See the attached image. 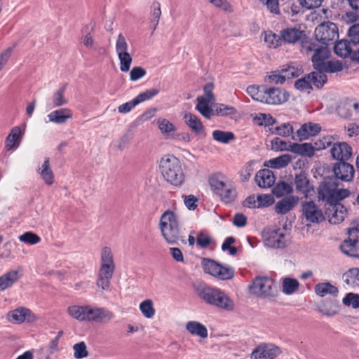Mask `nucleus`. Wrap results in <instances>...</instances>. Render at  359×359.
I'll return each instance as SVG.
<instances>
[{
  "label": "nucleus",
  "instance_id": "7ed1b4c3",
  "mask_svg": "<svg viewBox=\"0 0 359 359\" xmlns=\"http://www.w3.org/2000/svg\"><path fill=\"white\" fill-rule=\"evenodd\" d=\"M116 265L111 249L104 247L100 252V266L98 270L96 285L102 291L108 290L111 285Z\"/></svg>",
  "mask_w": 359,
  "mask_h": 359
},
{
  "label": "nucleus",
  "instance_id": "052dcab7",
  "mask_svg": "<svg viewBox=\"0 0 359 359\" xmlns=\"http://www.w3.org/2000/svg\"><path fill=\"white\" fill-rule=\"evenodd\" d=\"M215 111L219 116H231L236 113V109L234 107L224 104H217Z\"/></svg>",
  "mask_w": 359,
  "mask_h": 359
},
{
  "label": "nucleus",
  "instance_id": "c756f323",
  "mask_svg": "<svg viewBox=\"0 0 359 359\" xmlns=\"http://www.w3.org/2000/svg\"><path fill=\"white\" fill-rule=\"evenodd\" d=\"M67 87V84L64 83L53 93L50 98V104L53 108L60 107L68 102L65 95Z\"/></svg>",
  "mask_w": 359,
  "mask_h": 359
},
{
  "label": "nucleus",
  "instance_id": "b1692460",
  "mask_svg": "<svg viewBox=\"0 0 359 359\" xmlns=\"http://www.w3.org/2000/svg\"><path fill=\"white\" fill-rule=\"evenodd\" d=\"M320 126L318 123H307L303 124L297 131V139L300 141L307 140L311 136L317 135L320 131Z\"/></svg>",
  "mask_w": 359,
  "mask_h": 359
},
{
  "label": "nucleus",
  "instance_id": "a211bd4d",
  "mask_svg": "<svg viewBox=\"0 0 359 359\" xmlns=\"http://www.w3.org/2000/svg\"><path fill=\"white\" fill-rule=\"evenodd\" d=\"M294 183L297 191L304 195L305 198L312 196L314 193V187L304 172L295 175Z\"/></svg>",
  "mask_w": 359,
  "mask_h": 359
},
{
  "label": "nucleus",
  "instance_id": "9d476101",
  "mask_svg": "<svg viewBox=\"0 0 359 359\" xmlns=\"http://www.w3.org/2000/svg\"><path fill=\"white\" fill-rule=\"evenodd\" d=\"M116 52L120 61V70L123 72L129 71L133 59L128 52V45L125 36L120 33L116 41Z\"/></svg>",
  "mask_w": 359,
  "mask_h": 359
},
{
  "label": "nucleus",
  "instance_id": "6ab92c4d",
  "mask_svg": "<svg viewBox=\"0 0 359 359\" xmlns=\"http://www.w3.org/2000/svg\"><path fill=\"white\" fill-rule=\"evenodd\" d=\"M325 214L330 223L338 224L344 220L347 210L341 204L332 203L326 207Z\"/></svg>",
  "mask_w": 359,
  "mask_h": 359
},
{
  "label": "nucleus",
  "instance_id": "bb28decb",
  "mask_svg": "<svg viewBox=\"0 0 359 359\" xmlns=\"http://www.w3.org/2000/svg\"><path fill=\"white\" fill-rule=\"evenodd\" d=\"M22 136V130L20 127L13 128L5 141V149L7 151L12 150L19 146Z\"/></svg>",
  "mask_w": 359,
  "mask_h": 359
},
{
  "label": "nucleus",
  "instance_id": "39448f33",
  "mask_svg": "<svg viewBox=\"0 0 359 359\" xmlns=\"http://www.w3.org/2000/svg\"><path fill=\"white\" fill-rule=\"evenodd\" d=\"M249 290L252 294L264 299L274 298L279 294L276 282L265 276L256 277L249 286Z\"/></svg>",
  "mask_w": 359,
  "mask_h": 359
},
{
  "label": "nucleus",
  "instance_id": "5fc2aeb1",
  "mask_svg": "<svg viewBox=\"0 0 359 359\" xmlns=\"http://www.w3.org/2000/svg\"><path fill=\"white\" fill-rule=\"evenodd\" d=\"M157 123L161 133L163 135H169V133L176 130L175 126L166 118H158Z\"/></svg>",
  "mask_w": 359,
  "mask_h": 359
},
{
  "label": "nucleus",
  "instance_id": "2f4dec72",
  "mask_svg": "<svg viewBox=\"0 0 359 359\" xmlns=\"http://www.w3.org/2000/svg\"><path fill=\"white\" fill-rule=\"evenodd\" d=\"M20 278L19 273L16 270H11L0 276V291H4L11 287Z\"/></svg>",
  "mask_w": 359,
  "mask_h": 359
},
{
  "label": "nucleus",
  "instance_id": "e2e57ef3",
  "mask_svg": "<svg viewBox=\"0 0 359 359\" xmlns=\"http://www.w3.org/2000/svg\"><path fill=\"white\" fill-rule=\"evenodd\" d=\"M73 349L74 351V356L76 359H82L88 355L86 345L83 341L74 344Z\"/></svg>",
  "mask_w": 359,
  "mask_h": 359
},
{
  "label": "nucleus",
  "instance_id": "dca6fc26",
  "mask_svg": "<svg viewBox=\"0 0 359 359\" xmlns=\"http://www.w3.org/2000/svg\"><path fill=\"white\" fill-rule=\"evenodd\" d=\"M280 39L282 41L288 44H295L301 42L302 44L304 41H309L306 39V34L300 28L297 27H287L280 31Z\"/></svg>",
  "mask_w": 359,
  "mask_h": 359
},
{
  "label": "nucleus",
  "instance_id": "79ce46f5",
  "mask_svg": "<svg viewBox=\"0 0 359 359\" xmlns=\"http://www.w3.org/2000/svg\"><path fill=\"white\" fill-rule=\"evenodd\" d=\"M344 282L352 287L359 286V269L352 268L343 276Z\"/></svg>",
  "mask_w": 359,
  "mask_h": 359
},
{
  "label": "nucleus",
  "instance_id": "1a4fd4ad",
  "mask_svg": "<svg viewBox=\"0 0 359 359\" xmlns=\"http://www.w3.org/2000/svg\"><path fill=\"white\" fill-rule=\"evenodd\" d=\"M314 33L316 41L327 47L339 37L338 27L335 23L330 21L320 24L316 28Z\"/></svg>",
  "mask_w": 359,
  "mask_h": 359
},
{
  "label": "nucleus",
  "instance_id": "3c124183",
  "mask_svg": "<svg viewBox=\"0 0 359 359\" xmlns=\"http://www.w3.org/2000/svg\"><path fill=\"white\" fill-rule=\"evenodd\" d=\"M318 311L326 316H333L338 312V306L333 302H324L318 307Z\"/></svg>",
  "mask_w": 359,
  "mask_h": 359
},
{
  "label": "nucleus",
  "instance_id": "4c0bfd02",
  "mask_svg": "<svg viewBox=\"0 0 359 359\" xmlns=\"http://www.w3.org/2000/svg\"><path fill=\"white\" fill-rule=\"evenodd\" d=\"M334 50L338 56L343 58L351 56L352 53L350 42L346 39L338 41L334 46Z\"/></svg>",
  "mask_w": 359,
  "mask_h": 359
},
{
  "label": "nucleus",
  "instance_id": "4be33fe9",
  "mask_svg": "<svg viewBox=\"0 0 359 359\" xmlns=\"http://www.w3.org/2000/svg\"><path fill=\"white\" fill-rule=\"evenodd\" d=\"M298 201V197L286 196L276 203L274 208L275 212L278 215H285L295 207Z\"/></svg>",
  "mask_w": 359,
  "mask_h": 359
},
{
  "label": "nucleus",
  "instance_id": "f8f14e48",
  "mask_svg": "<svg viewBox=\"0 0 359 359\" xmlns=\"http://www.w3.org/2000/svg\"><path fill=\"white\" fill-rule=\"evenodd\" d=\"M302 212L309 223L318 224L325 219L322 210L313 201L302 203Z\"/></svg>",
  "mask_w": 359,
  "mask_h": 359
},
{
  "label": "nucleus",
  "instance_id": "58836bf2",
  "mask_svg": "<svg viewBox=\"0 0 359 359\" xmlns=\"http://www.w3.org/2000/svg\"><path fill=\"white\" fill-rule=\"evenodd\" d=\"M337 110L340 116L344 118H351L354 115L353 101L351 100H344L338 106Z\"/></svg>",
  "mask_w": 359,
  "mask_h": 359
},
{
  "label": "nucleus",
  "instance_id": "9b49d317",
  "mask_svg": "<svg viewBox=\"0 0 359 359\" xmlns=\"http://www.w3.org/2000/svg\"><path fill=\"white\" fill-rule=\"evenodd\" d=\"M282 353L280 347L273 343H260L252 351L250 359H275Z\"/></svg>",
  "mask_w": 359,
  "mask_h": 359
},
{
  "label": "nucleus",
  "instance_id": "f257e3e1",
  "mask_svg": "<svg viewBox=\"0 0 359 359\" xmlns=\"http://www.w3.org/2000/svg\"><path fill=\"white\" fill-rule=\"evenodd\" d=\"M159 170L163 180L175 187H181L184 180L185 175L180 161L173 155L163 156L159 162Z\"/></svg>",
  "mask_w": 359,
  "mask_h": 359
},
{
  "label": "nucleus",
  "instance_id": "37998d69",
  "mask_svg": "<svg viewBox=\"0 0 359 359\" xmlns=\"http://www.w3.org/2000/svg\"><path fill=\"white\" fill-rule=\"evenodd\" d=\"M299 283L297 279L285 278L283 279V292L287 295L294 293L299 288Z\"/></svg>",
  "mask_w": 359,
  "mask_h": 359
},
{
  "label": "nucleus",
  "instance_id": "e433bc0d",
  "mask_svg": "<svg viewBox=\"0 0 359 359\" xmlns=\"http://www.w3.org/2000/svg\"><path fill=\"white\" fill-rule=\"evenodd\" d=\"M215 194L226 203L233 201L236 197V189L233 186L230 184H226L222 190L218 191Z\"/></svg>",
  "mask_w": 359,
  "mask_h": 359
},
{
  "label": "nucleus",
  "instance_id": "7c9ffc66",
  "mask_svg": "<svg viewBox=\"0 0 359 359\" xmlns=\"http://www.w3.org/2000/svg\"><path fill=\"white\" fill-rule=\"evenodd\" d=\"M290 151L302 156L312 157L314 155V147L311 143H292Z\"/></svg>",
  "mask_w": 359,
  "mask_h": 359
},
{
  "label": "nucleus",
  "instance_id": "0e129e2a",
  "mask_svg": "<svg viewBox=\"0 0 359 359\" xmlns=\"http://www.w3.org/2000/svg\"><path fill=\"white\" fill-rule=\"evenodd\" d=\"M273 133L283 137H288L292 134L293 128L288 123H283L279 126H276Z\"/></svg>",
  "mask_w": 359,
  "mask_h": 359
},
{
  "label": "nucleus",
  "instance_id": "cd10ccee",
  "mask_svg": "<svg viewBox=\"0 0 359 359\" xmlns=\"http://www.w3.org/2000/svg\"><path fill=\"white\" fill-rule=\"evenodd\" d=\"M340 248L344 254L353 257H359V241L355 236L344 241Z\"/></svg>",
  "mask_w": 359,
  "mask_h": 359
},
{
  "label": "nucleus",
  "instance_id": "603ef678",
  "mask_svg": "<svg viewBox=\"0 0 359 359\" xmlns=\"http://www.w3.org/2000/svg\"><path fill=\"white\" fill-rule=\"evenodd\" d=\"M140 310L147 318H151L155 315V309L151 299H146L140 303Z\"/></svg>",
  "mask_w": 359,
  "mask_h": 359
},
{
  "label": "nucleus",
  "instance_id": "393cba45",
  "mask_svg": "<svg viewBox=\"0 0 359 359\" xmlns=\"http://www.w3.org/2000/svg\"><path fill=\"white\" fill-rule=\"evenodd\" d=\"M37 172L46 184L52 185L55 182V177L50 168V159L46 157L42 165L38 168Z\"/></svg>",
  "mask_w": 359,
  "mask_h": 359
},
{
  "label": "nucleus",
  "instance_id": "4d7b16f0",
  "mask_svg": "<svg viewBox=\"0 0 359 359\" xmlns=\"http://www.w3.org/2000/svg\"><path fill=\"white\" fill-rule=\"evenodd\" d=\"M19 241L29 245H36L41 241V238L32 231H27L20 235Z\"/></svg>",
  "mask_w": 359,
  "mask_h": 359
},
{
  "label": "nucleus",
  "instance_id": "2eb2a0df",
  "mask_svg": "<svg viewBox=\"0 0 359 359\" xmlns=\"http://www.w3.org/2000/svg\"><path fill=\"white\" fill-rule=\"evenodd\" d=\"M289 93L279 88H267L266 86L263 103L268 104H281L289 99Z\"/></svg>",
  "mask_w": 359,
  "mask_h": 359
},
{
  "label": "nucleus",
  "instance_id": "f03ea898",
  "mask_svg": "<svg viewBox=\"0 0 359 359\" xmlns=\"http://www.w3.org/2000/svg\"><path fill=\"white\" fill-rule=\"evenodd\" d=\"M198 296L208 304L217 308L231 311L233 309L234 304L232 300L221 290L208 286L207 285H199L196 288Z\"/></svg>",
  "mask_w": 359,
  "mask_h": 359
},
{
  "label": "nucleus",
  "instance_id": "49530a36",
  "mask_svg": "<svg viewBox=\"0 0 359 359\" xmlns=\"http://www.w3.org/2000/svg\"><path fill=\"white\" fill-rule=\"evenodd\" d=\"M209 184L213 191L216 193L226 184L225 177L221 173L215 174L210 177Z\"/></svg>",
  "mask_w": 359,
  "mask_h": 359
},
{
  "label": "nucleus",
  "instance_id": "c03bdc74",
  "mask_svg": "<svg viewBox=\"0 0 359 359\" xmlns=\"http://www.w3.org/2000/svg\"><path fill=\"white\" fill-rule=\"evenodd\" d=\"M292 192V185L283 181L277 183L273 189V194L276 197H283L291 194Z\"/></svg>",
  "mask_w": 359,
  "mask_h": 359
},
{
  "label": "nucleus",
  "instance_id": "4468645a",
  "mask_svg": "<svg viewBox=\"0 0 359 359\" xmlns=\"http://www.w3.org/2000/svg\"><path fill=\"white\" fill-rule=\"evenodd\" d=\"M86 312V320L90 322H108L114 317L113 312L103 307L87 305Z\"/></svg>",
  "mask_w": 359,
  "mask_h": 359
},
{
  "label": "nucleus",
  "instance_id": "72a5a7b5",
  "mask_svg": "<svg viewBox=\"0 0 359 359\" xmlns=\"http://www.w3.org/2000/svg\"><path fill=\"white\" fill-rule=\"evenodd\" d=\"M149 25L154 32L159 22L161 15V4L158 1H154L150 6Z\"/></svg>",
  "mask_w": 359,
  "mask_h": 359
},
{
  "label": "nucleus",
  "instance_id": "0eeeda50",
  "mask_svg": "<svg viewBox=\"0 0 359 359\" xmlns=\"http://www.w3.org/2000/svg\"><path fill=\"white\" fill-rule=\"evenodd\" d=\"M302 48L308 52H314L311 61L315 69L320 70L330 57V52L326 46L319 45L316 41H307L302 43Z\"/></svg>",
  "mask_w": 359,
  "mask_h": 359
},
{
  "label": "nucleus",
  "instance_id": "bf43d9fd",
  "mask_svg": "<svg viewBox=\"0 0 359 359\" xmlns=\"http://www.w3.org/2000/svg\"><path fill=\"white\" fill-rule=\"evenodd\" d=\"M294 86L297 89L310 93L312 90V85L310 79H308V75L304 78L299 79L295 81Z\"/></svg>",
  "mask_w": 359,
  "mask_h": 359
},
{
  "label": "nucleus",
  "instance_id": "de8ad7c7",
  "mask_svg": "<svg viewBox=\"0 0 359 359\" xmlns=\"http://www.w3.org/2000/svg\"><path fill=\"white\" fill-rule=\"evenodd\" d=\"M265 90V86H250L247 88V93L253 100L263 102Z\"/></svg>",
  "mask_w": 359,
  "mask_h": 359
},
{
  "label": "nucleus",
  "instance_id": "13d9d810",
  "mask_svg": "<svg viewBox=\"0 0 359 359\" xmlns=\"http://www.w3.org/2000/svg\"><path fill=\"white\" fill-rule=\"evenodd\" d=\"M158 93H159V90H158L156 88H151V89L147 90L143 93H140L137 96H136L133 99L137 105L142 102L150 100L151 98H152L154 96H156V95H158Z\"/></svg>",
  "mask_w": 359,
  "mask_h": 359
},
{
  "label": "nucleus",
  "instance_id": "f704fd0d",
  "mask_svg": "<svg viewBox=\"0 0 359 359\" xmlns=\"http://www.w3.org/2000/svg\"><path fill=\"white\" fill-rule=\"evenodd\" d=\"M212 100H208L205 97L200 96L197 98L196 109L205 118H210L213 115V110L209 106Z\"/></svg>",
  "mask_w": 359,
  "mask_h": 359
},
{
  "label": "nucleus",
  "instance_id": "c85d7f7f",
  "mask_svg": "<svg viewBox=\"0 0 359 359\" xmlns=\"http://www.w3.org/2000/svg\"><path fill=\"white\" fill-rule=\"evenodd\" d=\"M291 161L292 156L285 154L265 161L264 165L272 169H281L287 167Z\"/></svg>",
  "mask_w": 359,
  "mask_h": 359
},
{
  "label": "nucleus",
  "instance_id": "338daca9",
  "mask_svg": "<svg viewBox=\"0 0 359 359\" xmlns=\"http://www.w3.org/2000/svg\"><path fill=\"white\" fill-rule=\"evenodd\" d=\"M333 137L332 136L327 135L325 137H323L321 139H319L314 143V151L316 150H321L327 148V147L330 146L332 143L333 142Z\"/></svg>",
  "mask_w": 359,
  "mask_h": 359
},
{
  "label": "nucleus",
  "instance_id": "a878e982",
  "mask_svg": "<svg viewBox=\"0 0 359 359\" xmlns=\"http://www.w3.org/2000/svg\"><path fill=\"white\" fill-rule=\"evenodd\" d=\"M335 188L330 183H323L318 188V199L325 201L327 205L332 204L334 196Z\"/></svg>",
  "mask_w": 359,
  "mask_h": 359
},
{
  "label": "nucleus",
  "instance_id": "864d4df0",
  "mask_svg": "<svg viewBox=\"0 0 359 359\" xmlns=\"http://www.w3.org/2000/svg\"><path fill=\"white\" fill-rule=\"evenodd\" d=\"M291 144L279 137H275L271 141V149L276 151H290Z\"/></svg>",
  "mask_w": 359,
  "mask_h": 359
},
{
  "label": "nucleus",
  "instance_id": "a19ab883",
  "mask_svg": "<svg viewBox=\"0 0 359 359\" xmlns=\"http://www.w3.org/2000/svg\"><path fill=\"white\" fill-rule=\"evenodd\" d=\"M338 292L337 287L330 283H318L315 286V292L320 297H324L327 294L335 296Z\"/></svg>",
  "mask_w": 359,
  "mask_h": 359
},
{
  "label": "nucleus",
  "instance_id": "6e6552de",
  "mask_svg": "<svg viewBox=\"0 0 359 359\" xmlns=\"http://www.w3.org/2000/svg\"><path fill=\"white\" fill-rule=\"evenodd\" d=\"M202 266L205 273L221 280H229L234 276V269L228 265H222L217 262L210 259H203Z\"/></svg>",
  "mask_w": 359,
  "mask_h": 359
},
{
  "label": "nucleus",
  "instance_id": "473e14b6",
  "mask_svg": "<svg viewBox=\"0 0 359 359\" xmlns=\"http://www.w3.org/2000/svg\"><path fill=\"white\" fill-rule=\"evenodd\" d=\"M186 329L192 335L205 339L208 337V332L205 325L197 321H189L186 324Z\"/></svg>",
  "mask_w": 359,
  "mask_h": 359
},
{
  "label": "nucleus",
  "instance_id": "774afa93",
  "mask_svg": "<svg viewBox=\"0 0 359 359\" xmlns=\"http://www.w3.org/2000/svg\"><path fill=\"white\" fill-rule=\"evenodd\" d=\"M343 303L346 306H351L353 309L359 307V296L356 294L348 293L343 299Z\"/></svg>",
  "mask_w": 359,
  "mask_h": 359
},
{
  "label": "nucleus",
  "instance_id": "ddd939ff",
  "mask_svg": "<svg viewBox=\"0 0 359 359\" xmlns=\"http://www.w3.org/2000/svg\"><path fill=\"white\" fill-rule=\"evenodd\" d=\"M7 319L12 323L21 324L24 322H35L37 317L30 309L26 307H19L9 311L7 313Z\"/></svg>",
  "mask_w": 359,
  "mask_h": 359
},
{
  "label": "nucleus",
  "instance_id": "f3484780",
  "mask_svg": "<svg viewBox=\"0 0 359 359\" xmlns=\"http://www.w3.org/2000/svg\"><path fill=\"white\" fill-rule=\"evenodd\" d=\"M332 170L336 179L345 182H350L353 180L355 175V170L352 165L345 161L336 163Z\"/></svg>",
  "mask_w": 359,
  "mask_h": 359
},
{
  "label": "nucleus",
  "instance_id": "5701e85b",
  "mask_svg": "<svg viewBox=\"0 0 359 359\" xmlns=\"http://www.w3.org/2000/svg\"><path fill=\"white\" fill-rule=\"evenodd\" d=\"M48 118L50 122L56 124L65 123L69 119L73 116L72 112L69 108H61L54 110L48 114Z\"/></svg>",
  "mask_w": 359,
  "mask_h": 359
},
{
  "label": "nucleus",
  "instance_id": "20e7f679",
  "mask_svg": "<svg viewBox=\"0 0 359 359\" xmlns=\"http://www.w3.org/2000/svg\"><path fill=\"white\" fill-rule=\"evenodd\" d=\"M161 234L169 244H175L178 241L186 243V240L180 236L179 222L177 215L171 210H166L159 221Z\"/></svg>",
  "mask_w": 359,
  "mask_h": 359
},
{
  "label": "nucleus",
  "instance_id": "423d86ee",
  "mask_svg": "<svg viewBox=\"0 0 359 359\" xmlns=\"http://www.w3.org/2000/svg\"><path fill=\"white\" fill-rule=\"evenodd\" d=\"M262 237L264 245L270 248H285L290 241V233L285 227L265 229Z\"/></svg>",
  "mask_w": 359,
  "mask_h": 359
},
{
  "label": "nucleus",
  "instance_id": "c9c22d12",
  "mask_svg": "<svg viewBox=\"0 0 359 359\" xmlns=\"http://www.w3.org/2000/svg\"><path fill=\"white\" fill-rule=\"evenodd\" d=\"M186 124L191 129V130L197 134L203 132L204 127L200 119L191 113H187L184 116Z\"/></svg>",
  "mask_w": 359,
  "mask_h": 359
},
{
  "label": "nucleus",
  "instance_id": "680f3d73",
  "mask_svg": "<svg viewBox=\"0 0 359 359\" xmlns=\"http://www.w3.org/2000/svg\"><path fill=\"white\" fill-rule=\"evenodd\" d=\"M255 120L259 126H273L276 123V120L272 116L262 113L258 114L255 117Z\"/></svg>",
  "mask_w": 359,
  "mask_h": 359
},
{
  "label": "nucleus",
  "instance_id": "69168bd1",
  "mask_svg": "<svg viewBox=\"0 0 359 359\" xmlns=\"http://www.w3.org/2000/svg\"><path fill=\"white\" fill-rule=\"evenodd\" d=\"M257 208L269 207L274 203L273 196L271 194H260L257 197Z\"/></svg>",
  "mask_w": 359,
  "mask_h": 359
},
{
  "label": "nucleus",
  "instance_id": "a18cd8bd",
  "mask_svg": "<svg viewBox=\"0 0 359 359\" xmlns=\"http://www.w3.org/2000/svg\"><path fill=\"white\" fill-rule=\"evenodd\" d=\"M308 79H310L311 85L318 88H322L327 81V76L323 71L317 70L308 74Z\"/></svg>",
  "mask_w": 359,
  "mask_h": 359
},
{
  "label": "nucleus",
  "instance_id": "09e8293b",
  "mask_svg": "<svg viewBox=\"0 0 359 359\" xmlns=\"http://www.w3.org/2000/svg\"><path fill=\"white\" fill-rule=\"evenodd\" d=\"M264 42L271 48H276L280 46L283 42L282 39H280V33L279 35H277L271 31L265 32Z\"/></svg>",
  "mask_w": 359,
  "mask_h": 359
},
{
  "label": "nucleus",
  "instance_id": "8fccbe9b",
  "mask_svg": "<svg viewBox=\"0 0 359 359\" xmlns=\"http://www.w3.org/2000/svg\"><path fill=\"white\" fill-rule=\"evenodd\" d=\"M212 137L217 142L227 144L234 140L235 136L232 132L216 130L212 133Z\"/></svg>",
  "mask_w": 359,
  "mask_h": 359
},
{
  "label": "nucleus",
  "instance_id": "ea45409f",
  "mask_svg": "<svg viewBox=\"0 0 359 359\" xmlns=\"http://www.w3.org/2000/svg\"><path fill=\"white\" fill-rule=\"evenodd\" d=\"M87 306H70L67 309L69 315L79 321L86 320Z\"/></svg>",
  "mask_w": 359,
  "mask_h": 359
},
{
  "label": "nucleus",
  "instance_id": "412c9836",
  "mask_svg": "<svg viewBox=\"0 0 359 359\" xmlns=\"http://www.w3.org/2000/svg\"><path fill=\"white\" fill-rule=\"evenodd\" d=\"M255 180L259 187L266 189L274 184L276 177L271 170L263 169L257 172Z\"/></svg>",
  "mask_w": 359,
  "mask_h": 359
},
{
  "label": "nucleus",
  "instance_id": "aec40b11",
  "mask_svg": "<svg viewBox=\"0 0 359 359\" xmlns=\"http://www.w3.org/2000/svg\"><path fill=\"white\" fill-rule=\"evenodd\" d=\"M330 152L334 159L339 161H345L351 157L352 149L345 142H338L333 144Z\"/></svg>",
  "mask_w": 359,
  "mask_h": 359
},
{
  "label": "nucleus",
  "instance_id": "6e6d98bb",
  "mask_svg": "<svg viewBox=\"0 0 359 359\" xmlns=\"http://www.w3.org/2000/svg\"><path fill=\"white\" fill-rule=\"evenodd\" d=\"M343 69L342 63L338 60L327 61L321 68L320 71L325 72L334 73L341 72Z\"/></svg>",
  "mask_w": 359,
  "mask_h": 359
}]
</instances>
